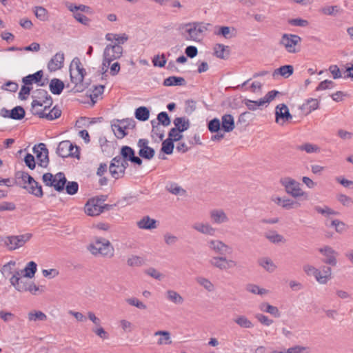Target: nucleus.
Masks as SVG:
<instances>
[{"label": "nucleus", "mask_w": 353, "mask_h": 353, "mask_svg": "<svg viewBox=\"0 0 353 353\" xmlns=\"http://www.w3.org/2000/svg\"><path fill=\"white\" fill-rule=\"evenodd\" d=\"M166 190L172 194L183 196L186 191L176 183H170L165 186Z\"/></svg>", "instance_id": "a18cd8bd"}, {"label": "nucleus", "mask_w": 353, "mask_h": 353, "mask_svg": "<svg viewBox=\"0 0 353 353\" xmlns=\"http://www.w3.org/2000/svg\"><path fill=\"white\" fill-rule=\"evenodd\" d=\"M31 237L32 234L30 233L6 236V247L9 250H14L23 246Z\"/></svg>", "instance_id": "f8f14e48"}, {"label": "nucleus", "mask_w": 353, "mask_h": 353, "mask_svg": "<svg viewBox=\"0 0 353 353\" xmlns=\"http://www.w3.org/2000/svg\"><path fill=\"white\" fill-rule=\"evenodd\" d=\"M294 72V68L291 65H283L277 69H276L272 76L273 77H276L278 75H281V77L284 78H288L290 76H291L293 74Z\"/></svg>", "instance_id": "f704fd0d"}, {"label": "nucleus", "mask_w": 353, "mask_h": 353, "mask_svg": "<svg viewBox=\"0 0 353 353\" xmlns=\"http://www.w3.org/2000/svg\"><path fill=\"white\" fill-rule=\"evenodd\" d=\"M235 323L242 328H252L254 327L252 322L244 315H239L234 319Z\"/></svg>", "instance_id": "37998d69"}, {"label": "nucleus", "mask_w": 353, "mask_h": 353, "mask_svg": "<svg viewBox=\"0 0 353 353\" xmlns=\"http://www.w3.org/2000/svg\"><path fill=\"white\" fill-rule=\"evenodd\" d=\"M85 74L86 72L83 68L80 59L78 57L74 58L70 65V77L78 92L82 91L83 89L81 84Z\"/></svg>", "instance_id": "20e7f679"}, {"label": "nucleus", "mask_w": 353, "mask_h": 353, "mask_svg": "<svg viewBox=\"0 0 353 353\" xmlns=\"http://www.w3.org/2000/svg\"><path fill=\"white\" fill-rule=\"evenodd\" d=\"M259 264L268 272H273L277 268L273 261L268 257H263L259 260Z\"/></svg>", "instance_id": "ea45409f"}, {"label": "nucleus", "mask_w": 353, "mask_h": 353, "mask_svg": "<svg viewBox=\"0 0 353 353\" xmlns=\"http://www.w3.org/2000/svg\"><path fill=\"white\" fill-rule=\"evenodd\" d=\"M281 183L285 187V192L294 198L304 195L301 184L293 178H282Z\"/></svg>", "instance_id": "1a4fd4ad"}, {"label": "nucleus", "mask_w": 353, "mask_h": 353, "mask_svg": "<svg viewBox=\"0 0 353 353\" xmlns=\"http://www.w3.org/2000/svg\"><path fill=\"white\" fill-rule=\"evenodd\" d=\"M173 141L168 138L163 141L161 151L166 154H171L174 149Z\"/></svg>", "instance_id": "052dcab7"}, {"label": "nucleus", "mask_w": 353, "mask_h": 353, "mask_svg": "<svg viewBox=\"0 0 353 353\" xmlns=\"http://www.w3.org/2000/svg\"><path fill=\"white\" fill-rule=\"evenodd\" d=\"M210 265L221 271H225L234 268L237 262L233 259L223 256H214L209 261Z\"/></svg>", "instance_id": "6e6552de"}, {"label": "nucleus", "mask_w": 353, "mask_h": 353, "mask_svg": "<svg viewBox=\"0 0 353 353\" xmlns=\"http://www.w3.org/2000/svg\"><path fill=\"white\" fill-rule=\"evenodd\" d=\"M43 72L42 70H39L34 74H29L22 79V82L25 85H32L33 83H38L41 81Z\"/></svg>", "instance_id": "c9c22d12"}, {"label": "nucleus", "mask_w": 353, "mask_h": 353, "mask_svg": "<svg viewBox=\"0 0 353 353\" xmlns=\"http://www.w3.org/2000/svg\"><path fill=\"white\" fill-rule=\"evenodd\" d=\"M301 41V38L296 34H283L279 43L284 46L289 53H295L297 52L296 47Z\"/></svg>", "instance_id": "ddd939ff"}, {"label": "nucleus", "mask_w": 353, "mask_h": 353, "mask_svg": "<svg viewBox=\"0 0 353 353\" xmlns=\"http://www.w3.org/2000/svg\"><path fill=\"white\" fill-rule=\"evenodd\" d=\"M64 54L63 52L56 53L49 61L48 69L50 72H55L61 69L63 65Z\"/></svg>", "instance_id": "393cba45"}, {"label": "nucleus", "mask_w": 353, "mask_h": 353, "mask_svg": "<svg viewBox=\"0 0 353 353\" xmlns=\"http://www.w3.org/2000/svg\"><path fill=\"white\" fill-rule=\"evenodd\" d=\"M271 201L286 210L297 208L301 205L300 203L297 201H294L287 198H282L276 195L272 196Z\"/></svg>", "instance_id": "5701e85b"}, {"label": "nucleus", "mask_w": 353, "mask_h": 353, "mask_svg": "<svg viewBox=\"0 0 353 353\" xmlns=\"http://www.w3.org/2000/svg\"><path fill=\"white\" fill-rule=\"evenodd\" d=\"M123 47L119 44L107 45L103 51V65L110 67V63L115 59H119L123 54Z\"/></svg>", "instance_id": "0eeeda50"}, {"label": "nucleus", "mask_w": 353, "mask_h": 353, "mask_svg": "<svg viewBox=\"0 0 353 353\" xmlns=\"http://www.w3.org/2000/svg\"><path fill=\"white\" fill-rule=\"evenodd\" d=\"M34 13L36 17L41 21H46L49 19L48 11L42 6L34 7Z\"/></svg>", "instance_id": "de8ad7c7"}, {"label": "nucleus", "mask_w": 353, "mask_h": 353, "mask_svg": "<svg viewBox=\"0 0 353 353\" xmlns=\"http://www.w3.org/2000/svg\"><path fill=\"white\" fill-rule=\"evenodd\" d=\"M317 272L314 277L320 284H326L332 278V269L330 267L323 265L317 270Z\"/></svg>", "instance_id": "b1692460"}, {"label": "nucleus", "mask_w": 353, "mask_h": 353, "mask_svg": "<svg viewBox=\"0 0 353 353\" xmlns=\"http://www.w3.org/2000/svg\"><path fill=\"white\" fill-rule=\"evenodd\" d=\"M198 284L208 292H213L215 289L214 284L207 278L199 276L196 279Z\"/></svg>", "instance_id": "8fccbe9b"}, {"label": "nucleus", "mask_w": 353, "mask_h": 353, "mask_svg": "<svg viewBox=\"0 0 353 353\" xmlns=\"http://www.w3.org/2000/svg\"><path fill=\"white\" fill-rule=\"evenodd\" d=\"M208 23L202 22H191L181 24L179 31L181 35L185 39L193 41H200L203 32L208 30Z\"/></svg>", "instance_id": "f257e3e1"}, {"label": "nucleus", "mask_w": 353, "mask_h": 353, "mask_svg": "<svg viewBox=\"0 0 353 353\" xmlns=\"http://www.w3.org/2000/svg\"><path fill=\"white\" fill-rule=\"evenodd\" d=\"M59 156L65 158L68 157H79V148L68 140L61 141L57 148Z\"/></svg>", "instance_id": "9d476101"}, {"label": "nucleus", "mask_w": 353, "mask_h": 353, "mask_svg": "<svg viewBox=\"0 0 353 353\" xmlns=\"http://www.w3.org/2000/svg\"><path fill=\"white\" fill-rule=\"evenodd\" d=\"M126 302L129 305H130L132 306H134V307H137L138 309H140V310H146L147 309L146 305L144 303H143L142 301H141L140 300H139L137 298L132 297V298L127 299Z\"/></svg>", "instance_id": "e2e57ef3"}, {"label": "nucleus", "mask_w": 353, "mask_h": 353, "mask_svg": "<svg viewBox=\"0 0 353 353\" xmlns=\"http://www.w3.org/2000/svg\"><path fill=\"white\" fill-rule=\"evenodd\" d=\"M319 252L325 257V259L323 261L325 264L332 266L336 265L337 260L336 256L338 254L329 245H325L319 248Z\"/></svg>", "instance_id": "412c9836"}, {"label": "nucleus", "mask_w": 353, "mask_h": 353, "mask_svg": "<svg viewBox=\"0 0 353 353\" xmlns=\"http://www.w3.org/2000/svg\"><path fill=\"white\" fill-rule=\"evenodd\" d=\"M279 92L276 90H272L268 92L263 98L259 100V105H265L266 103H270L272 100L274 99L276 96L279 94Z\"/></svg>", "instance_id": "4d7b16f0"}, {"label": "nucleus", "mask_w": 353, "mask_h": 353, "mask_svg": "<svg viewBox=\"0 0 353 353\" xmlns=\"http://www.w3.org/2000/svg\"><path fill=\"white\" fill-rule=\"evenodd\" d=\"M118 156L121 159L123 158L126 163L130 161L139 165L142 163V160L140 157L135 156L134 150L130 146H123L121 149L120 155Z\"/></svg>", "instance_id": "aec40b11"}, {"label": "nucleus", "mask_w": 353, "mask_h": 353, "mask_svg": "<svg viewBox=\"0 0 353 353\" xmlns=\"http://www.w3.org/2000/svg\"><path fill=\"white\" fill-rule=\"evenodd\" d=\"M87 250L94 256L110 259L114 254V249L110 241L101 237L96 238L89 243Z\"/></svg>", "instance_id": "f03ea898"}, {"label": "nucleus", "mask_w": 353, "mask_h": 353, "mask_svg": "<svg viewBox=\"0 0 353 353\" xmlns=\"http://www.w3.org/2000/svg\"><path fill=\"white\" fill-rule=\"evenodd\" d=\"M222 130L225 132H232L235 127L234 117L231 114H224L221 118Z\"/></svg>", "instance_id": "473e14b6"}, {"label": "nucleus", "mask_w": 353, "mask_h": 353, "mask_svg": "<svg viewBox=\"0 0 353 353\" xmlns=\"http://www.w3.org/2000/svg\"><path fill=\"white\" fill-rule=\"evenodd\" d=\"M32 150L33 153L36 155L38 165L42 168L47 167L49 159L48 150L46 145L44 143H39L37 145H34Z\"/></svg>", "instance_id": "4468645a"}, {"label": "nucleus", "mask_w": 353, "mask_h": 353, "mask_svg": "<svg viewBox=\"0 0 353 353\" xmlns=\"http://www.w3.org/2000/svg\"><path fill=\"white\" fill-rule=\"evenodd\" d=\"M23 271V276L32 279L34 276L35 272L37 271V264L34 261L29 262L24 269Z\"/></svg>", "instance_id": "09e8293b"}, {"label": "nucleus", "mask_w": 353, "mask_h": 353, "mask_svg": "<svg viewBox=\"0 0 353 353\" xmlns=\"http://www.w3.org/2000/svg\"><path fill=\"white\" fill-rule=\"evenodd\" d=\"M300 150L305 151L307 153H314L320 151L319 148L316 145L312 143H305L299 147Z\"/></svg>", "instance_id": "338daca9"}, {"label": "nucleus", "mask_w": 353, "mask_h": 353, "mask_svg": "<svg viewBox=\"0 0 353 353\" xmlns=\"http://www.w3.org/2000/svg\"><path fill=\"white\" fill-rule=\"evenodd\" d=\"M154 336H159L157 344L159 346L169 345L172 343L171 333L167 330H157L154 332Z\"/></svg>", "instance_id": "cd10ccee"}, {"label": "nucleus", "mask_w": 353, "mask_h": 353, "mask_svg": "<svg viewBox=\"0 0 353 353\" xmlns=\"http://www.w3.org/2000/svg\"><path fill=\"white\" fill-rule=\"evenodd\" d=\"M309 352L310 348L308 347L296 345L288 348L285 353H307Z\"/></svg>", "instance_id": "774afa93"}, {"label": "nucleus", "mask_w": 353, "mask_h": 353, "mask_svg": "<svg viewBox=\"0 0 353 353\" xmlns=\"http://www.w3.org/2000/svg\"><path fill=\"white\" fill-rule=\"evenodd\" d=\"M235 29L228 26H221L219 28V31L216 33L218 35H222L225 39H230L232 37L234 34Z\"/></svg>", "instance_id": "6e6d98bb"}, {"label": "nucleus", "mask_w": 353, "mask_h": 353, "mask_svg": "<svg viewBox=\"0 0 353 353\" xmlns=\"http://www.w3.org/2000/svg\"><path fill=\"white\" fill-rule=\"evenodd\" d=\"M319 103L320 101L319 99L310 98L302 104L300 108L305 112V114H309L312 111H314L319 108Z\"/></svg>", "instance_id": "c756f323"}, {"label": "nucleus", "mask_w": 353, "mask_h": 353, "mask_svg": "<svg viewBox=\"0 0 353 353\" xmlns=\"http://www.w3.org/2000/svg\"><path fill=\"white\" fill-rule=\"evenodd\" d=\"M16 265V262L14 261H10L3 265L1 269V272L4 277L7 278L10 275H12L14 272V268Z\"/></svg>", "instance_id": "603ef678"}, {"label": "nucleus", "mask_w": 353, "mask_h": 353, "mask_svg": "<svg viewBox=\"0 0 353 353\" xmlns=\"http://www.w3.org/2000/svg\"><path fill=\"white\" fill-rule=\"evenodd\" d=\"M207 246L210 251L216 254L223 255L231 250V248L223 241L215 239L208 240Z\"/></svg>", "instance_id": "dca6fc26"}, {"label": "nucleus", "mask_w": 353, "mask_h": 353, "mask_svg": "<svg viewBox=\"0 0 353 353\" xmlns=\"http://www.w3.org/2000/svg\"><path fill=\"white\" fill-rule=\"evenodd\" d=\"M149 116L150 111L145 107H139L135 111V117L139 121H145L148 119Z\"/></svg>", "instance_id": "3c124183"}, {"label": "nucleus", "mask_w": 353, "mask_h": 353, "mask_svg": "<svg viewBox=\"0 0 353 353\" xmlns=\"http://www.w3.org/2000/svg\"><path fill=\"white\" fill-rule=\"evenodd\" d=\"M61 114V111L59 108L54 107L52 110L46 111L43 118L52 121L59 118Z\"/></svg>", "instance_id": "13d9d810"}, {"label": "nucleus", "mask_w": 353, "mask_h": 353, "mask_svg": "<svg viewBox=\"0 0 353 353\" xmlns=\"http://www.w3.org/2000/svg\"><path fill=\"white\" fill-rule=\"evenodd\" d=\"M49 87L52 94H60L64 88V83L60 79L54 78L51 79Z\"/></svg>", "instance_id": "4c0bfd02"}, {"label": "nucleus", "mask_w": 353, "mask_h": 353, "mask_svg": "<svg viewBox=\"0 0 353 353\" xmlns=\"http://www.w3.org/2000/svg\"><path fill=\"white\" fill-rule=\"evenodd\" d=\"M341 12L342 10L338 6H325L322 8V12L327 15L335 16Z\"/></svg>", "instance_id": "680f3d73"}, {"label": "nucleus", "mask_w": 353, "mask_h": 353, "mask_svg": "<svg viewBox=\"0 0 353 353\" xmlns=\"http://www.w3.org/2000/svg\"><path fill=\"white\" fill-rule=\"evenodd\" d=\"M85 213L91 216H98L102 213L101 205L97 203L93 199H90L84 207Z\"/></svg>", "instance_id": "a878e982"}, {"label": "nucleus", "mask_w": 353, "mask_h": 353, "mask_svg": "<svg viewBox=\"0 0 353 353\" xmlns=\"http://www.w3.org/2000/svg\"><path fill=\"white\" fill-rule=\"evenodd\" d=\"M144 263V259L137 255H132L127 259V265L130 267H140Z\"/></svg>", "instance_id": "864d4df0"}, {"label": "nucleus", "mask_w": 353, "mask_h": 353, "mask_svg": "<svg viewBox=\"0 0 353 353\" xmlns=\"http://www.w3.org/2000/svg\"><path fill=\"white\" fill-rule=\"evenodd\" d=\"M254 317L260 323L265 326H270L274 322L273 320L270 319L268 316L261 313L256 314Z\"/></svg>", "instance_id": "69168bd1"}, {"label": "nucleus", "mask_w": 353, "mask_h": 353, "mask_svg": "<svg viewBox=\"0 0 353 353\" xmlns=\"http://www.w3.org/2000/svg\"><path fill=\"white\" fill-rule=\"evenodd\" d=\"M105 39L109 41H115L117 42V44H123L125 41H128V37L125 34H112L108 33L105 35Z\"/></svg>", "instance_id": "49530a36"}, {"label": "nucleus", "mask_w": 353, "mask_h": 353, "mask_svg": "<svg viewBox=\"0 0 353 353\" xmlns=\"http://www.w3.org/2000/svg\"><path fill=\"white\" fill-rule=\"evenodd\" d=\"M18 179H22V183H19V186L26 190L28 193L38 198L43 196L42 187L34 180V178H27V180H24V178Z\"/></svg>", "instance_id": "9b49d317"}, {"label": "nucleus", "mask_w": 353, "mask_h": 353, "mask_svg": "<svg viewBox=\"0 0 353 353\" xmlns=\"http://www.w3.org/2000/svg\"><path fill=\"white\" fill-rule=\"evenodd\" d=\"M128 165L123 158L119 156L114 157L109 166V170L112 175L124 174V172Z\"/></svg>", "instance_id": "f3484780"}, {"label": "nucleus", "mask_w": 353, "mask_h": 353, "mask_svg": "<svg viewBox=\"0 0 353 353\" xmlns=\"http://www.w3.org/2000/svg\"><path fill=\"white\" fill-rule=\"evenodd\" d=\"M28 319L30 321H44L47 319V316L41 311H32L28 313Z\"/></svg>", "instance_id": "5fc2aeb1"}, {"label": "nucleus", "mask_w": 353, "mask_h": 353, "mask_svg": "<svg viewBox=\"0 0 353 353\" xmlns=\"http://www.w3.org/2000/svg\"><path fill=\"white\" fill-rule=\"evenodd\" d=\"M137 225L141 230H154L157 228V221L149 216H144L137 222Z\"/></svg>", "instance_id": "c85d7f7f"}, {"label": "nucleus", "mask_w": 353, "mask_h": 353, "mask_svg": "<svg viewBox=\"0 0 353 353\" xmlns=\"http://www.w3.org/2000/svg\"><path fill=\"white\" fill-rule=\"evenodd\" d=\"M1 115L4 117H10L12 119L20 120L25 117V110L21 106L14 108L11 111L5 108L1 110Z\"/></svg>", "instance_id": "bb28decb"}, {"label": "nucleus", "mask_w": 353, "mask_h": 353, "mask_svg": "<svg viewBox=\"0 0 353 353\" xmlns=\"http://www.w3.org/2000/svg\"><path fill=\"white\" fill-rule=\"evenodd\" d=\"M210 219L212 223L216 225L225 224L229 222L230 219L223 209H212L209 212Z\"/></svg>", "instance_id": "a211bd4d"}, {"label": "nucleus", "mask_w": 353, "mask_h": 353, "mask_svg": "<svg viewBox=\"0 0 353 353\" xmlns=\"http://www.w3.org/2000/svg\"><path fill=\"white\" fill-rule=\"evenodd\" d=\"M134 126L135 122L133 119L114 120L111 124V128L118 139H123L127 135L125 130L133 128Z\"/></svg>", "instance_id": "423d86ee"}, {"label": "nucleus", "mask_w": 353, "mask_h": 353, "mask_svg": "<svg viewBox=\"0 0 353 353\" xmlns=\"http://www.w3.org/2000/svg\"><path fill=\"white\" fill-rule=\"evenodd\" d=\"M39 94L41 97L32 102L31 112L34 115L43 118L45 113L52 104V99L45 90H41Z\"/></svg>", "instance_id": "39448f33"}, {"label": "nucleus", "mask_w": 353, "mask_h": 353, "mask_svg": "<svg viewBox=\"0 0 353 353\" xmlns=\"http://www.w3.org/2000/svg\"><path fill=\"white\" fill-rule=\"evenodd\" d=\"M259 309L264 312H267L276 318L281 316V312L277 307L272 305L268 303L263 302L260 304Z\"/></svg>", "instance_id": "e433bc0d"}, {"label": "nucleus", "mask_w": 353, "mask_h": 353, "mask_svg": "<svg viewBox=\"0 0 353 353\" xmlns=\"http://www.w3.org/2000/svg\"><path fill=\"white\" fill-rule=\"evenodd\" d=\"M192 228L199 233L207 236H214L216 232V229L208 222L196 221Z\"/></svg>", "instance_id": "4be33fe9"}, {"label": "nucleus", "mask_w": 353, "mask_h": 353, "mask_svg": "<svg viewBox=\"0 0 353 353\" xmlns=\"http://www.w3.org/2000/svg\"><path fill=\"white\" fill-rule=\"evenodd\" d=\"M228 48V46L217 43L214 46V54L216 57L225 59L229 55V50Z\"/></svg>", "instance_id": "a19ab883"}, {"label": "nucleus", "mask_w": 353, "mask_h": 353, "mask_svg": "<svg viewBox=\"0 0 353 353\" xmlns=\"http://www.w3.org/2000/svg\"><path fill=\"white\" fill-rule=\"evenodd\" d=\"M145 272L148 276L158 281H161L164 278V275L154 268L147 269Z\"/></svg>", "instance_id": "0e129e2a"}, {"label": "nucleus", "mask_w": 353, "mask_h": 353, "mask_svg": "<svg viewBox=\"0 0 353 353\" xmlns=\"http://www.w3.org/2000/svg\"><path fill=\"white\" fill-rule=\"evenodd\" d=\"M46 185L53 187L57 192H62L65 189L68 194L74 195L79 190V185L75 181L67 183V178H43Z\"/></svg>", "instance_id": "7ed1b4c3"}, {"label": "nucleus", "mask_w": 353, "mask_h": 353, "mask_svg": "<svg viewBox=\"0 0 353 353\" xmlns=\"http://www.w3.org/2000/svg\"><path fill=\"white\" fill-rule=\"evenodd\" d=\"M265 237L268 239L271 243L279 244L281 243H285L286 239L283 237V236L278 234L275 231H271L265 234Z\"/></svg>", "instance_id": "c03bdc74"}, {"label": "nucleus", "mask_w": 353, "mask_h": 353, "mask_svg": "<svg viewBox=\"0 0 353 353\" xmlns=\"http://www.w3.org/2000/svg\"><path fill=\"white\" fill-rule=\"evenodd\" d=\"M275 121L276 123L283 125L286 121L292 119L288 106L284 103L279 104L275 108Z\"/></svg>", "instance_id": "2eb2a0df"}, {"label": "nucleus", "mask_w": 353, "mask_h": 353, "mask_svg": "<svg viewBox=\"0 0 353 353\" xmlns=\"http://www.w3.org/2000/svg\"><path fill=\"white\" fill-rule=\"evenodd\" d=\"M23 269L14 270L12 276L10 278V283L15 290L19 285H21L26 280L23 278Z\"/></svg>", "instance_id": "7c9ffc66"}, {"label": "nucleus", "mask_w": 353, "mask_h": 353, "mask_svg": "<svg viewBox=\"0 0 353 353\" xmlns=\"http://www.w3.org/2000/svg\"><path fill=\"white\" fill-rule=\"evenodd\" d=\"M314 210L319 214H321L322 215L325 216H329L331 215H336L338 214L336 211L333 210L328 206L324 205L323 207L321 206H315Z\"/></svg>", "instance_id": "bf43d9fd"}, {"label": "nucleus", "mask_w": 353, "mask_h": 353, "mask_svg": "<svg viewBox=\"0 0 353 353\" xmlns=\"http://www.w3.org/2000/svg\"><path fill=\"white\" fill-rule=\"evenodd\" d=\"M173 123L174 128L181 132L187 130L190 128V121L185 117H176L174 119Z\"/></svg>", "instance_id": "58836bf2"}, {"label": "nucleus", "mask_w": 353, "mask_h": 353, "mask_svg": "<svg viewBox=\"0 0 353 353\" xmlns=\"http://www.w3.org/2000/svg\"><path fill=\"white\" fill-rule=\"evenodd\" d=\"M165 297L168 301L176 305H182L184 303V298L173 290H168L165 292Z\"/></svg>", "instance_id": "2f4dec72"}, {"label": "nucleus", "mask_w": 353, "mask_h": 353, "mask_svg": "<svg viewBox=\"0 0 353 353\" xmlns=\"http://www.w3.org/2000/svg\"><path fill=\"white\" fill-rule=\"evenodd\" d=\"M16 290L18 292H30L32 294H37V292L40 290V288L37 286L33 282L25 281L21 285L17 288Z\"/></svg>", "instance_id": "72a5a7b5"}, {"label": "nucleus", "mask_w": 353, "mask_h": 353, "mask_svg": "<svg viewBox=\"0 0 353 353\" xmlns=\"http://www.w3.org/2000/svg\"><path fill=\"white\" fill-rule=\"evenodd\" d=\"M148 143L149 141L148 139H141L139 140L137 145L139 148V157L148 160H150L154 157L155 151L153 148L148 145Z\"/></svg>", "instance_id": "6ab92c4d"}, {"label": "nucleus", "mask_w": 353, "mask_h": 353, "mask_svg": "<svg viewBox=\"0 0 353 353\" xmlns=\"http://www.w3.org/2000/svg\"><path fill=\"white\" fill-rule=\"evenodd\" d=\"M163 85L165 86L184 85H185V80L180 77H169L164 79Z\"/></svg>", "instance_id": "79ce46f5"}]
</instances>
